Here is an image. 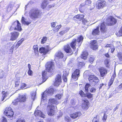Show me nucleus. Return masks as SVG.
<instances>
[{
    "instance_id": "nucleus-1",
    "label": "nucleus",
    "mask_w": 122,
    "mask_h": 122,
    "mask_svg": "<svg viewBox=\"0 0 122 122\" xmlns=\"http://www.w3.org/2000/svg\"><path fill=\"white\" fill-rule=\"evenodd\" d=\"M83 37L82 35H81L77 37V40L76 39H73L70 44L71 47L73 51L68 44H66L64 46L63 49L64 51L67 53L72 55L73 53V51H75L76 49V46L77 41L78 43V47L79 48L83 41Z\"/></svg>"
},
{
    "instance_id": "nucleus-2",
    "label": "nucleus",
    "mask_w": 122,
    "mask_h": 122,
    "mask_svg": "<svg viewBox=\"0 0 122 122\" xmlns=\"http://www.w3.org/2000/svg\"><path fill=\"white\" fill-rule=\"evenodd\" d=\"M29 16L32 20H35L41 16L40 11L37 9H32L29 12Z\"/></svg>"
},
{
    "instance_id": "nucleus-3",
    "label": "nucleus",
    "mask_w": 122,
    "mask_h": 122,
    "mask_svg": "<svg viewBox=\"0 0 122 122\" xmlns=\"http://www.w3.org/2000/svg\"><path fill=\"white\" fill-rule=\"evenodd\" d=\"M9 29L10 31H12L14 29V30H16L20 31L22 30L21 24L17 20L13 23Z\"/></svg>"
},
{
    "instance_id": "nucleus-4",
    "label": "nucleus",
    "mask_w": 122,
    "mask_h": 122,
    "mask_svg": "<svg viewBox=\"0 0 122 122\" xmlns=\"http://www.w3.org/2000/svg\"><path fill=\"white\" fill-rule=\"evenodd\" d=\"M117 19L112 16H109L106 19V24L107 26L114 25L117 23Z\"/></svg>"
},
{
    "instance_id": "nucleus-5",
    "label": "nucleus",
    "mask_w": 122,
    "mask_h": 122,
    "mask_svg": "<svg viewBox=\"0 0 122 122\" xmlns=\"http://www.w3.org/2000/svg\"><path fill=\"white\" fill-rule=\"evenodd\" d=\"M47 113L49 116H52L55 113V107L53 105H48L47 107Z\"/></svg>"
},
{
    "instance_id": "nucleus-6",
    "label": "nucleus",
    "mask_w": 122,
    "mask_h": 122,
    "mask_svg": "<svg viewBox=\"0 0 122 122\" xmlns=\"http://www.w3.org/2000/svg\"><path fill=\"white\" fill-rule=\"evenodd\" d=\"M55 69L53 62L51 61L47 62L46 66V69L48 72H51L54 71Z\"/></svg>"
},
{
    "instance_id": "nucleus-7",
    "label": "nucleus",
    "mask_w": 122,
    "mask_h": 122,
    "mask_svg": "<svg viewBox=\"0 0 122 122\" xmlns=\"http://www.w3.org/2000/svg\"><path fill=\"white\" fill-rule=\"evenodd\" d=\"M4 113L9 117H12L14 114L13 111L10 107H6L4 112Z\"/></svg>"
},
{
    "instance_id": "nucleus-8",
    "label": "nucleus",
    "mask_w": 122,
    "mask_h": 122,
    "mask_svg": "<svg viewBox=\"0 0 122 122\" xmlns=\"http://www.w3.org/2000/svg\"><path fill=\"white\" fill-rule=\"evenodd\" d=\"M90 45V48L93 50L96 51L98 49V46L97 41L96 40L91 41Z\"/></svg>"
},
{
    "instance_id": "nucleus-9",
    "label": "nucleus",
    "mask_w": 122,
    "mask_h": 122,
    "mask_svg": "<svg viewBox=\"0 0 122 122\" xmlns=\"http://www.w3.org/2000/svg\"><path fill=\"white\" fill-rule=\"evenodd\" d=\"M80 70L77 69H75L72 74V78L75 80H77L80 76Z\"/></svg>"
},
{
    "instance_id": "nucleus-10",
    "label": "nucleus",
    "mask_w": 122,
    "mask_h": 122,
    "mask_svg": "<svg viewBox=\"0 0 122 122\" xmlns=\"http://www.w3.org/2000/svg\"><path fill=\"white\" fill-rule=\"evenodd\" d=\"M106 2L104 0H98L97 1L96 6L97 8L100 9L106 6Z\"/></svg>"
},
{
    "instance_id": "nucleus-11",
    "label": "nucleus",
    "mask_w": 122,
    "mask_h": 122,
    "mask_svg": "<svg viewBox=\"0 0 122 122\" xmlns=\"http://www.w3.org/2000/svg\"><path fill=\"white\" fill-rule=\"evenodd\" d=\"M92 2L91 0H86L85 1V4L82 3L80 5L79 10L80 12L81 13H83L84 11V9H83L82 7L85 5L89 6L91 4Z\"/></svg>"
},
{
    "instance_id": "nucleus-12",
    "label": "nucleus",
    "mask_w": 122,
    "mask_h": 122,
    "mask_svg": "<svg viewBox=\"0 0 122 122\" xmlns=\"http://www.w3.org/2000/svg\"><path fill=\"white\" fill-rule=\"evenodd\" d=\"M10 34L11 36L10 40L11 41H14L17 40L20 34L18 32L15 31L11 32Z\"/></svg>"
},
{
    "instance_id": "nucleus-13",
    "label": "nucleus",
    "mask_w": 122,
    "mask_h": 122,
    "mask_svg": "<svg viewBox=\"0 0 122 122\" xmlns=\"http://www.w3.org/2000/svg\"><path fill=\"white\" fill-rule=\"evenodd\" d=\"M61 78L60 75H57L55 78V81L54 83V85L55 86H58L61 83Z\"/></svg>"
},
{
    "instance_id": "nucleus-14",
    "label": "nucleus",
    "mask_w": 122,
    "mask_h": 122,
    "mask_svg": "<svg viewBox=\"0 0 122 122\" xmlns=\"http://www.w3.org/2000/svg\"><path fill=\"white\" fill-rule=\"evenodd\" d=\"M83 103L82 104V107L85 110H87L89 108L90 103L89 101L87 99L82 100Z\"/></svg>"
},
{
    "instance_id": "nucleus-15",
    "label": "nucleus",
    "mask_w": 122,
    "mask_h": 122,
    "mask_svg": "<svg viewBox=\"0 0 122 122\" xmlns=\"http://www.w3.org/2000/svg\"><path fill=\"white\" fill-rule=\"evenodd\" d=\"M47 48L46 49L44 47H42L39 49L40 52L41 53H43L44 55H46L51 50L48 46H46Z\"/></svg>"
},
{
    "instance_id": "nucleus-16",
    "label": "nucleus",
    "mask_w": 122,
    "mask_h": 122,
    "mask_svg": "<svg viewBox=\"0 0 122 122\" xmlns=\"http://www.w3.org/2000/svg\"><path fill=\"white\" fill-rule=\"evenodd\" d=\"M98 70L101 76L102 77L104 76L107 73V70L104 67H101L98 69Z\"/></svg>"
},
{
    "instance_id": "nucleus-17",
    "label": "nucleus",
    "mask_w": 122,
    "mask_h": 122,
    "mask_svg": "<svg viewBox=\"0 0 122 122\" xmlns=\"http://www.w3.org/2000/svg\"><path fill=\"white\" fill-rule=\"evenodd\" d=\"M64 56L63 53L60 51L57 52L54 56L55 59L56 60L62 59Z\"/></svg>"
},
{
    "instance_id": "nucleus-18",
    "label": "nucleus",
    "mask_w": 122,
    "mask_h": 122,
    "mask_svg": "<svg viewBox=\"0 0 122 122\" xmlns=\"http://www.w3.org/2000/svg\"><path fill=\"white\" fill-rule=\"evenodd\" d=\"M84 17V15L81 14H79L73 17V20H78L81 21L82 20Z\"/></svg>"
},
{
    "instance_id": "nucleus-19",
    "label": "nucleus",
    "mask_w": 122,
    "mask_h": 122,
    "mask_svg": "<svg viewBox=\"0 0 122 122\" xmlns=\"http://www.w3.org/2000/svg\"><path fill=\"white\" fill-rule=\"evenodd\" d=\"M42 82L40 85L45 82L48 78L47 74V72L45 70L43 71L42 72Z\"/></svg>"
},
{
    "instance_id": "nucleus-20",
    "label": "nucleus",
    "mask_w": 122,
    "mask_h": 122,
    "mask_svg": "<svg viewBox=\"0 0 122 122\" xmlns=\"http://www.w3.org/2000/svg\"><path fill=\"white\" fill-rule=\"evenodd\" d=\"M107 28L105 24V22H103L100 24V30L101 32H105L106 31Z\"/></svg>"
},
{
    "instance_id": "nucleus-21",
    "label": "nucleus",
    "mask_w": 122,
    "mask_h": 122,
    "mask_svg": "<svg viewBox=\"0 0 122 122\" xmlns=\"http://www.w3.org/2000/svg\"><path fill=\"white\" fill-rule=\"evenodd\" d=\"M19 100L20 102H25L26 100V97L25 95H20L19 98Z\"/></svg>"
},
{
    "instance_id": "nucleus-22",
    "label": "nucleus",
    "mask_w": 122,
    "mask_h": 122,
    "mask_svg": "<svg viewBox=\"0 0 122 122\" xmlns=\"http://www.w3.org/2000/svg\"><path fill=\"white\" fill-rule=\"evenodd\" d=\"M69 74L68 71L66 72L65 71H64L62 78L64 81L65 82H67V76H68Z\"/></svg>"
},
{
    "instance_id": "nucleus-23",
    "label": "nucleus",
    "mask_w": 122,
    "mask_h": 122,
    "mask_svg": "<svg viewBox=\"0 0 122 122\" xmlns=\"http://www.w3.org/2000/svg\"><path fill=\"white\" fill-rule=\"evenodd\" d=\"M100 31L99 30V27L97 26L96 28L94 29L92 31V34L93 36H96L99 35Z\"/></svg>"
},
{
    "instance_id": "nucleus-24",
    "label": "nucleus",
    "mask_w": 122,
    "mask_h": 122,
    "mask_svg": "<svg viewBox=\"0 0 122 122\" xmlns=\"http://www.w3.org/2000/svg\"><path fill=\"white\" fill-rule=\"evenodd\" d=\"M88 55V53L87 52L84 51L82 52L81 55V58L84 60H86Z\"/></svg>"
},
{
    "instance_id": "nucleus-25",
    "label": "nucleus",
    "mask_w": 122,
    "mask_h": 122,
    "mask_svg": "<svg viewBox=\"0 0 122 122\" xmlns=\"http://www.w3.org/2000/svg\"><path fill=\"white\" fill-rule=\"evenodd\" d=\"M35 115L37 116H39L41 117L44 118L45 116L44 114L42 113L41 111L39 110H37L35 112Z\"/></svg>"
},
{
    "instance_id": "nucleus-26",
    "label": "nucleus",
    "mask_w": 122,
    "mask_h": 122,
    "mask_svg": "<svg viewBox=\"0 0 122 122\" xmlns=\"http://www.w3.org/2000/svg\"><path fill=\"white\" fill-rule=\"evenodd\" d=\"M2 97L0 100V102L3 101L7 96V92H5V91H2Z\"/></svg>"
},
{
    "instance_id": "nucleus-27",
    "label": "nucleus",
    "mask_w": 122,
    "mask_h": 122,
    "mask_svg": "<svg viewBox=\"0 0 122 122\" xmlns=\"http://www.w3.org/2000/svg\"><path fill=\"white\" fill-rule=\"evenodd\" d=\"M24 38H22L19 41H18L17 43L15 45V47L16 49L18 48L19 47V46L21 45L23 42L24 41Z\"/></svg>"
},
{
    "instance_id": "nucleus-28",
    "label": "nucleus",
    "mask_w": 122,
    "mask_h": 122,
    "mask_svg": "<svg viewBox=\"0 0 122 122\" xmlns=\"http://www.w3.org/2000/svg\"><path fill=\"white\" fill-rule=\"evenodd\" d=\"M85 65V64L83 62L79 61L76 65V66L79 69L81 68Z\"/></svg>"
},
{
    "instance_id": "nucleus-29",
    "label": "nucleus",
    "mask_w": 122,
    "mask_h": 122,
    "mask_svg": "<svg viewBox=\"0 0 122 122\" xmlns=\"http://www.w3.org/2000/svg\"><path fill=\"white\" fill-rule=\"evenodd\" d=\"M70 117L72 118L75 119L79 116V113L78 112H76L70 114Z\"/></svg>"
},
{
    "instance_id": "nucleus-30",
    "label": "nucleus",
    "mask_w": 122,
    "mask_h": 122,
    "mask_svg": "<svg viewBox=\"0 0 122 122\" xmlns=\"http://www.w3.org/2000/svg\"><path fill=\"white\" fill-rule=\"evenodd\" d=\"M54 89L51 88L48 89L46 92L49 95H52L54 93Z\"/></svg>"
},
{
    "instance_id": "nucleus-31",
    "label": "nucleus",
    "mask_w": 122,
    "mask_h": 122,
    "mask_svg": "<svg viewBox=\"0 0 122 122\" xmlns=\"http://www.w3.org/2000/svg\"><path fill=\"white\" fill-rule=\"evenodd\" d=\"M62 26L61 25H57L53 30V31L54 33L57 32L59 30V29L61 28Z\"/></svg>"
},
{
    "instance_id": "nucleus-32",
    "label": "nucleus",
    "mask_w": 122,
    "mask_h": 122,
    "mask_svg": "<svg viewBox=\"0 0 122 122\" xmlns=\"http://www.w3.org/2000/svg\"><path fill=\"white\" fill-rule=\"evenodd\" d=\"M33 49L34 50V52L36 54H38V46L37 45H34L33 47Z\"/></svg>"
},
{
    "instance_id": "nucleus-33",
    "label": "nucleus",
    "mask_w": 122,
    "mask_h": 122,
    "mask_svg": "<svg viewBox=\"0 0 122 122\" xmlns=\"http://www.w3.org/2000/svg\"><path fill=\"white\" fill-rule=\"evenodd\" d=\"M117 56L120 61H122V53L121 52H120L118 53Z\"/></svg>"
},
{
    "instance_id": "nucleus-34",
    "label": "nucleus",
    "mask_w": 122,
    "mask_h": 122,
    "mask_svg": "<svg viewBox=\"0 0 122 122\" xmlns=\"http://www.w3.org/2000/svg\"><path fill=\"white\" fill-rule=\"evenodd\" d=\"M99 81V80L98 79L97 77L96 76L92 82L93 84L94 85H96L98 83Z\"/></svg>"
},
{
    "instance_id": "nucleus-35",
    "label": "nucleus",
    "mask_w": 122,
    "mask_h": 122,
    "mask_svg": "<svg viewBox=\"0 0 122 122\" xmlns=\"http://www.w3.org/2000/svg\"><path fill=\"white\" fill-rule=\"evenodd\" d=\"M19 99L18 98L15 99L12 102V103L14 105L16 106L18 105V103L20 102L19 100Z\"/></svg>"
},
{
    "instance_id": "nucleus-36",
    "label": "nucleus",
    "mask_w": 122,
    "mask_h": 122,
    "mask_svg": "<svg viewBox=\"0 0 122 122\" xmlns=\"http://www.w3.org/2000/svg\"><path fill=\"white\" fill-rule=\"evenodd\" d=\"M109 61L108 59H106L104 61V64L105 65L106 67H109Z\"/></svg>"
},
{
    "instance_id": "nucleus-37",
    "label": "nucleus",
    "mask_w": 122,
    "mask_h": 122,
    "mask_svg": "<svg viewBox=\"0 0 122 122\" xmlns=\"http://www.w3.org/2000/svg\"><path fill=\"white\" fill-rule=\"evenodd\" d=\"M95 57L93 56H90L89 59V62L91 63H92L95 60Z\"/></svg>"
},
{
    "instance_id": "nucleus-38",
    "label": "nucleus",
    "mask_w": 122,
    "mask_h": 122,
    "mask_svg": "<svg viewBox=\"0 0 122 122\" xmlns=\"http://www.w3.org/2000/svg\"><path fill=\"white\" fill-rule=\"evenodd\" d=\"M47 40V37L46 36L43 37L41 41V43L42 44H43L45 43L46 41Z\"/></svg>"
},
{
    "instance_id": "nucleus-39",
    "label": "nucleus",
    "mask_w": 122,
    "mask_h": 122,
    "mask_svg": "<svg viewBox=\"0 0 122 122\" xmlns=\"http://www.w3.org/2000/svg\"><path fill=\"white\" fill-rule=\"evenodd\" d=\"M95 76H96L94 75H91L89 76L88 78L89 81L92 82Z\"/></svg>"
},
{
    "instance_id": "nucleus-40",
    "label": "nucleus",
    "mask_w": 122,
    "mask_h": 122,
    "mask_svg": "<svg viewBox=\"0 0 122 122\" xmlns=\"http://www.w3.org/2000/svg\"><path fill=\"white\" fill-rule=\"evenodd\" d=\"M86 97H87L88 99H91L93 97V95L90 93H88L86 94Z\"/></svg>"
},
{
    "instance_id": "nucleus-41",
    "label": "nucleus",
    "mask_w": 122,
    "mask_h": 122,
    "mask_svg": "<svg viewBox=\"0 0 122 122\" xmlns=\"http://www.w3.org/2000/svg\"><path fill=\"white\" fill-rule=\"evenodd\" d=\"M79 94L81 97H86V94L82 90H81L79 91Z\"/></svg>"
},
{
    "instance_id": "nucleus-42",
    "label": "nucleus",
    "mask_w": 122,
    "mask_h": 122,
    "mask_svg": "<svg viewBox=\"0 0 122 122\" xmlns=\"http://www.w3.org/2000/svg\"><path fill=\"white\" fill-rule=\"evenodd\" d=\"M26 86V85L25 83H21L20 84V89H23L25 88V87Z\"/></svg>"
},
{
    "instance_id": "nucleus-43",
    "label": "nucleus",
    "mask_w": 122,
    "mask_h": 122,
    "mask_svg": "<svg viewBox=\"0 0 122 122\" xmlns=\"http://www.w3.org/2000/svg\"><path fill=\"white\" fill-rule=\"evenodd\" d=\"M20 81L17 80L15 81V87L17 88L20 86Z\"/></svg>"
},
{
    "instance_id": "nucleus-44",
    "label": "nucleus",
    "mask_w": 122,
    "mask_h": 122,
    "mask_svg": "<svg viewBox=\"0 0 122 122\" xmlns=\"http://www.w3.org/2000/svg\"><path fill=\"white\" fill-rule=\"evenodd\" d=\"M114 80V79H112V78L110 80L108 84V86H109V88H110V86L113 84Z\"/></svg>"
},
{
    "instance_id": "nucleus-45",
    "label": "nucleus",
    "mask_w": 122,
    "mask_h": 122,
    "mask_svg": "<svg viewBox=\"0 0 122 122\" xmlns=\"http://www.w3.org/2000/svg\"><path fill=\"white\" fill-rule=\"evenodd\" d=\"M91 86L88 83H86L85 85V91L86 92H88V88Z\"/></svg>"
},
{
    "instance_id": "nucleus-46",
    "label": "nucleus",
    "mask_w": 122,
    "mask_h": 122,
    "mask_svg": "<svg viewBox=\"0 0 122 122\" xmlns=\"http://www.w3.org/2000/svg\"><path fill=\"white\" fill-rule=\"evenodd\" d=\"M56 100L54 98L50 100V102L52 104H56L57 102Z\"/></svg>"
},
{
    "instance_id": "nucleus-47",
    "label": "nucleus",
    "mask_w": 122,
    "mask_h": 122,
    "mask_svg": "<svg viewBox=\"0 0 122 122\" xmlns=\"http://www.w3.org/2000/svg\"><path fill=\"white\" fill-rule=\"evenodd\" d=\"M63 96V94H58L56 95L55 97L56 98L59 100L61 99V97Z\"/></svg>"
},
{
    "instance_id": "nucleus-48",
    "label": "nucleus",
    "mask_w": 122,
    "mask_h": 122,
    "mask_svg": "<svg viewBox=\"0 0 122 122\" xmlns=\"http://www.w3.org/2000/svg\"><path fill=\"white\" fill-rule=\"evenodd\" d=\"M107 116L105 113L103 117L102 120L104 122H105L107 120Z\"/></svg>"
},
{
    "instance_id": "nucleus-49",
    "label": "nucleus",
    "mask_w": 122,
    "mask_h": 122,
    "mask_svg": "<svg viewBox=\"0 0 122 122\" xmlns=\"http://www.w3.org/2000/svg\"><path fill=\"white\" fill-rule=\"evenodd\" d=\"M16 122H25V119L22 118H20L17 119Z\"/></svg>"
},
{
    "instance_id": "nucleus-50",
    "label": "nucleus",
    "mask_w": 122,
    "mask_h": 122,
    "mask_svg": "<svg viewBox=\"0 0 122 122\" xmlns=\"http://www.w3.org/2000/svg\"><path fill=\"white\" fill-rule=\"evenodd\" d=\"M15 48V46H12L11 48L9 49V51L10 52V53L12 54L14 49Z\"/></svg>"
},
{
    "instance_id": "nucleus-51",
    "label": "nucleus",
    "mask_w": 122,
    "mask_h": 122,
    "mask_svg": "<svg viewBox=\"0 0 122 122\" xmlns=\"http://www.w3.org/2000/svg\"><path fill=\"white\" fill-rule=\"evenodd\" d=\"M118 35L119 36H122V29H121L118 33H117Z\"/></svg>"
},
{
    "instance_id": "nucleus-52",
    "label": "nucleus",
    "mask_w": 122,
    "mask_h": 122,
    "mask_svg": "<svg viewBox=\"0 0 122 122\" xmlns=\"http://www.w3.org/2000/svg\"><path fill=\"white\" fill-rule=\"evenodd\" d=\"M28 75L31 76L32 75L33 72L31 69L29 70L28 71Z\"/></svg>"
},
{
    "instance_id": "nucleus-53",
    "label": "nucleus",
    "mask_w": 122,
    "mask_h": 122,
    "mask_svg": "<svg viewBox=\"0 0 122 122\" xmlns=\"http://www.w3.org/2000/svg\"><path fill=\"white\" fill-rule=\"evenodd\" d=\"M92 122H99V120L97 119V116L94 117L92 120Z\"/></svg>"
},
{
    "instance_id": "nucleus-54",
    "label": "nucleus",
    "mask_w": 122,
    "mask_h": 122,
    "mask_svg": "<svg viewBox=\"0 0 122 122\" xmlns=\"http://www.w3.org/2000/svg\"><path fill=\"white\" fill-rule=\"evenodd\" d=\"M36 96V95L34 93H32L31 95V99H32L33 101H34Z\"/></svg>"
},
{
    "instance_id": "nucleus-55",
    "label": "nucleus",
    "mask_w": 122,
    "mask_h": 122,
    "mask_svg": "<svg viewBox=\"0 0 122 122\" xmlns=\"http://www.w3.org/2000/svg\"><path fill=\"white\" fill-rule=\"evenodd\" d=\"M56 22H52L51 24V26L52 28H54L56 25Z\"/></svg>"
},
{
    "instance_id": "nucleus-56",
    "label": "nucleus",
    "mask_w": 122,
    "mask_h": 122,
    "mask_svg": "<svg viewBox=\"0 0 122 122\" xmlns=\"http://www.w3.org/2000/svg\"><path fill=\"white\" fill-rule=\"evenodd\" d=\"M44 92H43L42 94L41 98L43 100H45L46 98V97H45Z\"/></svg>"
},
{
    "instance_id": "nucleus-57",
    "label": "nucleus",
    "mask_w": 122,
    "mask_h": 122,
    "mask_svg": "<svg viewBox=\"0 0 122 122\" xmlns=\"http://www.w3.org/2000/svg\"><path fill=\"white\" fill-rule=\"evenodd\" d=\"M96 91V89L94 87H92L90 90V91L91 92H95Z\"/></svg>"
},
{
    "instance_id": "nucleus-58",
    "label": "nucleus",
    "mask_w": 122,
    "mask_h": 122,
    "mask_svg": "<svg viewBox=\"0 0 122 122\" xmlns=\"http://www.w3.org/2000/svg\"><path fill=\"white\" fill-rule=\"evenodd\" d=\"M25 19L23 16H22L21 19V22L22 24H23L25 22Z\"/></svg>"
},
{
    "instance_id": "nucleus-59",
    "label": "nucleus",
    "mask_w": 122,
    "mask_h": 122,
    "mask_svg": "<svg viewBox=\"0 0 122 122\" xmlns=\"http://www.w3.org/2000/svg\"><path fill=\"white\" fill-rule=\"evenodd\" d=\"M31 23V22H29V21H25V22L23 24L26 25H28L29 24H30Z\"/></svg>"
},
{
    "instance_id": "nucleus-60",
    "label": "nucleus",
    "mask_w": 122,
    "mask_h": 122,
    "mask_svg": "<svg viewBox=\"0 0 122 122\" xmlns=\"http://www.w3.org/2000/svg\"><path fill=\"white\" fill-rule=\"evenodd\" d=\"M112 45L110 44H107L105 46V47L106 48L110 47L112 46Z\"/></svg>"
},
{
    "instance_id": "nucleus-61",
    "label": "nucleus",
    "mask_w": 122,
    "mask_h": 122,
    "mask_svg": "<svg viewBox=\"0 0 122 122\" xmlns=\"http://www.w3.org/2000/svg\"><path fill=\"white\" fill-rule=\"evenodd\" d=\"M81 21H82V23H83L84 24L86 23L87 22V20L85 19H84V18L82 20H81Z\"/></svg>"
},
{
    "instance_id": "nucleus-62",
    "label": "nucleus",
    "mask_w": 122,
    "mask_h": 122,
    "mask_svg": "<svg viewBox=\"0 0 122 122\" xmlns=\"http://www.w3.org/2000/svg\"><path fill=\"white\" fill-rule=\"evenodd\" d=\"M111 52L112 53H113L114 52V51L115 50V48L114 47V46H113V47H112L111 48Z\"/></svg>"
},
{
    "instance_id": "nucleus-63",
    "label": "nucleus",
    "mask_w": 122,
    "mask_h": 122,
    "mask_svg": "<svg viewBox=\"0 0 122 122\" xmlns=\"http://www.w3.org/2000/svg\"><path fill=\"white\" fill-rule=\"evenodd\" d=\"M65 33V32L63 30V31H60V32H59V34L61 35H63Z\"/></svg>"
},
{
    "instance_id": "nucleus-64",
    "label": "nucleus",
    "mask_w": 122,
    "mask_h": 122,
    "mask_svg": "<svg viewBox=\"0 0 122 122\" xmlns=\"http://www.w3.org/2000/svg\"><path fill=\"white\" fill-rule=\"evenodd\" d=\"M7 120L6 118H5V117H3V119L2 121V122H7Z\"/></svg>"
}]
</instances>
